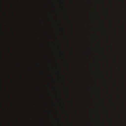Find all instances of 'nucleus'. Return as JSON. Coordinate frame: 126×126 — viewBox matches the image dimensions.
I'll return each instance as SVG.
<instances>
[{
    "mask_svg": "<svg viewBox=\"0 0 126 126\" xmlns=\"http://www.w3.org/2000/svg\"><path fill=\"white\" fill-rule=\"evenodd\" d=\"M5 91H6V97H8L9 98H10V97L9 96V93L8 92V89L6 87L5 89Z\"/></svg>",
    "mask_w": 126,
    "mask_h": 126,
    "instance_id": "f03ea898",
    "label": "nucleus"
},
{
    "mask_svg": "<svg viewBox=\"0 0 126 126\" xmlns=\"http://www.w3.org/2000/svg\"><path fill=\"white\" fill-rule=\"evenodd\" d=\"M5 14L6 15V20L7 21H8V20H9V18L7 16V12L6 11V12H5Z\"/></svg>",
    "mask_w": 126,
    "mask_h": 126,
    "instance_id": "20e7f679",
    "label": "nucleus"
},
{
    "mask_svg": "<svg viewBox=\"0 0 126 126\" xmlns=\"http://www.w3.org/2000/svg\"><path fill=\"white\" fill-rule=\"evenodd\" d=\"M5 23H7V22H5Z\"/></svg>",
    "mask_w": 126,
    "mask_h": 126,
    "instance_id": "1a4fd4ad",
    "label": "nucleus"
},
{
    "mask_svg": "<svg viewBox=\"0 0 126 126\" xmlns=\"http://www.w3.org/2000/svg\"><path fill=\"white\" fill-rule=\"evenodd\" d=\"M6 75L8 76V78L9 79L10 78V76L9 74L8 73L9 71V69L8 68V64L7 62V60L6 59Z\"/></svg>",
    "mask_w": 126,
    "mask_h": 126,
    "instance_id": "f257e3e1",
    "label": "nucleus"
},
{
    "mask_svg": "<svg viewBox=\"0 0 126 126\" xmlns=\"http://www.w3.org/2000/svg\"><path fill=\"white\" fill-rule=\"evenodd\" d=\"M5 112L6 113V119H9L7 118V114L8 111L7 110V108H6L5 110Z\"/></svg>",
    "mask_w": 126,
    "mask_h": 126,
    "instance_id": "39448f33",
    "label": "nucleus"
},
{
    "mask_svg": "<svg viewBox=\"0 0 126 126\" xmlns=\"http://www.w3.org/2000/svg\"><path fill=\"white\" fill-rule=\"evenodd\" d=\"M5 126H10V123L9 122L8 123H6L5 124Z\"/></svg>",
    "mask_w": 126,
    "mask_h": 126,
    "instance_id": "423d86ee",
    "label": "nucleus"
},
{
    "mask_svg": "<svg viewBox=\"0 0 126 126\" xmlns=\"http://www.w3.org/2000/svg\"><path fill=\"white\" fill-rule=\"evenodd\" d=\"M6 1L7 2H9V0H6Z\"/></svg>",
    "mask_w": 126,
    "mask_h": 126,
    "instance_id": "0eeeda50",
    "label": "nucleus"
},
{
    "mask_svg": "<svg viewBox=\"0 0 126 126\" xmlns=\"http://www.w3.org/2000/svg\"><path fill=\"white\" fill-rule=\"evenodd\" d=\"M8 52H9V53H10V51H8Z\"/></svg>",
    "mask_w": 126,
    "mask_h": 126,
    "instance_id": "9d476101",
    "label": "nucleus"
},
{
    "mask_svg": "<svg viewBox=\"0 0 126 126\" xmlns=\"http://www.w3.org/2000/svg\"><path fill=\"white\" fill-rule=\"evenodd\" d=\"M8 23H10V22L8 21Z\"/></svg>",
    "mask_w": 126,
    "mask_h": 126,
    "instance_id": "6e6552de",
    "label": "nucleus"
},
{
    "mask_svg": "<svg viewBox=\"0 0 126 126\" xmlns=\"http://www.w3.org/2000/svg\"><path fill=\"white\" fill-rule=\"evenodd\" d=\"M6 46L8 47V49H10V47H8L9 46V44L8 42V39L7 37V35L6 34Z\"/></svg>",
    "mask_w": 126,
    "mask_h": 126,
    "instance_id": "7ed1b4c3",
    "label": "nucleus"
}]
</instances>
